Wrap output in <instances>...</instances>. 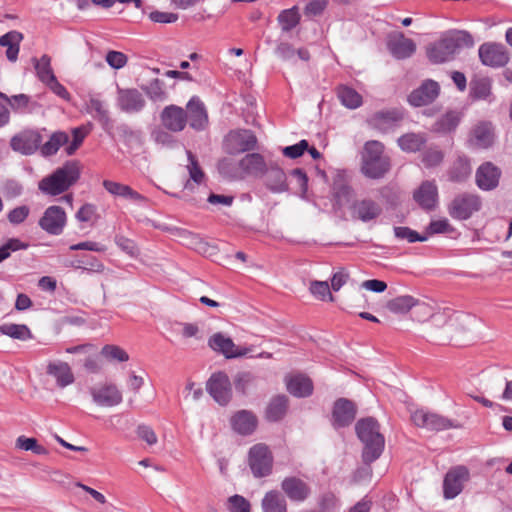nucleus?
Masks as SVG:
<instances>
[{"mask_svg": "<svg viewBox=\"0 0 512 512\" xmlns=\"http://www.w3.org/2000/svg\"><path fill=\"white\" fill-rule=\"evenodd\" d=\"M81 175L80 164L77 161H67L51 174L42 178L38 189L48 196H58L68 191L79 180Z\"/></svg>", "mask_w": 512, "mask_h": 512, "instance_id": "nucleus-1", "label": "nucleus"}, {"mask_svg": "<svg viewBox=\"0 0 512 512\" xmlns=\"http://www.w3.org/2000/svg\"><path fill=\"white\" fill-rule=\"evenodd\" d=\"M473 44V38L468 32L451 30L427 49V56L433 63H444L451 60L459 49Z\"/></svg>", "mask_w": 512, "mask_h": 512, "instance_id": "nucleus-2", "label": "nucleus"}, {"mask_svg": "<svg viewBox=\"0 0 512 512\" xmlns=\"http://www.w3.org/2000/svg\"><path fill=\"white\" fill-rule=\"evenodd\" d=\"M355 429L358 438L364 444L363 461L371 463L378 459L385 445L384 437L379 431L378 422L372 417L360 419L356 423Z\"/></svg>", "mask_w": 512, "mask_h": 512, "instance_id": "nucleus-3", "label": "nucleus"}, {"mask_svg": "<svg viewBox=\"0 0 512 512\" xmlns=\"http://www.w3.org/2000/svg\"><path fill=\"white\" fill-rule=\"evenodd\" d=\"M390 168L389 158L384 155V146L378 141H368L362 156V172L373 179L381 178Z\"/></svg>", "mask_w": 512, "mask_h": 512, "instance_id": "nucleus-4", "label": "nucleus"}, {"mask_svg": "<svg viewBox=\"0 0 512 512\" xmlns=\"http://www.w3.org/2000/svg\"><path fill=\"white\" fill-rule=\"evenodd\" d=\"M411 420L415 426L435 432L460 428L455 421L426 409L415 410L411 414Z\"/></svg>", "mask_w": 512, "mask_h": 512, "instance_id": "nucleus-5", "label": "nucleus"}, {"mask_svg": "<svg viewBox=\"0 0 512 512\" xmlns=\"http://www.w3.org/2000/svg\"><path fill=\"white\" fill-rule=\"evenodd\" d=\"M482 201L479 195L474 193H461L450 203L448 212L457 220H467L475 212L481 209Z\"/></svg>", "mask_w": 512, "mask_h": 512, "instance_id": "nucleus-6", "label": "nucleus"}, {"mask_svg": "<svg viewBox=\"0 0 512 512\" xmlns=\"http://www.w3.org/2000/svg\"><path fill=\"white\" fill-rule=\"evenodd\" d=\"M248 463L255 477L268 476L273 466V456L269 447L263 443L252 446L249 450Z\"/></svg>", "mask_w": 512, "mask_h": 512, "instance_id": "nucleus-7", "label": "nucleus"}, {"mask_svg": "<svg viewBox=\"0 0 512 512\" xmlns=\"http://www.w3.org/2000/svg\"><path fill=\"white\" fill-rule=\"evenodd\" d=\"M256 143L257 139L254 133L245 129L230 131L224 140L225 149L230 154L253 150Z\"/></svg>", "mask_w": 512, "mask_h": 512, "instance_id": "nucleus-8", "label": "nucleus"}, {"mask_svg": "<svg viewBox=\"0 0 512 512\" xmlns=\"http://www.w3.org/2000/svg\"><path fill=\"white\" fill-rule=\"evenodd\" d=\"M67 223L65 210L57 205L49 206L39 219V226L50 235H60Z\"/></svg>", "mask_w": 512, "mask_h": 512, "instance_id": "nucleus-9", "label": "nucleus"}, {"mask_svg": "<svg viewBox=\"0 0 512 512\" xmlns=\"http://www.w3.org/2000/svg\"><path fill=\"white\" fill-rule=\"evenodd\" d=\"M206 390L220 405H226L232 397L231 383L224 372L212 374L207 381Z\"/></svg>", "mask_w": 512, "mask_h": 512, "instance_id": "nucleus-10", "label": "nucleus"}, {"mask_svg": "<svg viewBox=\"0 0 512 512\" xmlns=\"http://www.w3.org/2000/svg\"><path fill=\"white\" fill-rule=\"evenodd\" d=\"M469 479V470L465 466L451 468L445 475L443 481V494L446 499H454L458 496L465 482Z\"/></svg>", "mask_w": 512, "mask_h": 512, "instance_id": "nucleus-11", "label": "nucleus"}, {"mask_svg": "<svg viewBox=\"0 0 512 512\" xmlns=\"http://www.w3.org/2000/svg\"><path fill=\"white\" fill-rule=\"evenodd\" d=\"M349 209L351 218L363 223L376 220L382 213L381 205L371 198L355 200Z\"/></svg>", "mask_w": 512, "mask_h": 512, "instance_id": "nucleus-12", "label": "nucleus"}, {"mask_svg": "<svg viewBox=\"0 0 512 512\" xmlns=\"http://www.w3.org/2000/svg\"><path fill=\"white\" fill-rule=\"evenodd\" d=\"M90 395L95 404L101 407H114L122 400V393L113 383H103L89 389Z\"/></svg>", "mask_w": 512, "mask_h": 512, "instance_id": "nucleus-13", "label": "nucleus"}, {"mask_svg": "<svg viewBox=\"0 0 512 512\" xmlns=\"http://www.w3.org/2000/svg\"><path fill=\"white\" fill-rule=\"evenodd\" d=\"M482 64L490 67H503L509 60L506 48L497 43H484L479 47Z\"/></svg>", "mask_w": 512, "mask_h": 512, "instance_id": "nucleus-14", "label": "nucleus"}, {"mask_svg": "<svg viewBox=\"0 0 512 512\" xmlns=\"http://www.w3.org/2000/svg\"><path fill=\"white\" fill-rule=\"evenodd\" d=\"M501 170L492 162L481 164L475 173V182L479 189L491 191L498 187Z\"/></svg>", "mask_w": 512, "mask_h": 512, "instance_id": "nucleus-15", "label": "nucleus"}, {"mask_svg": "<svg viewBox=\"0 0 512 512\" xmlns=\"http://www.w3.org/2000/svg\"><path fill=\"white\" fill-rule=\"evenodd\" d=\"M41 135L35 130H24L12 137L11 148L24 155L33 154L40 146Z\"/></svg>", "mask_w": 512, "mask_h": 512, "instance_id": "nucleus-16", "label": "nucleus"}, {"mask_svg": "<svg viewBox=\"0 0 512 512\" xmlns=\"http://www.w3.org/2000/svg\"><path fill=\"white\" fill-rule=\"evenodd\" d=\"M146 101L140 91L135 88L119 89L117 105L125 113H138L145 107Z\"/></svg>", "mask_w": 512, "mask_h": 512, "instance_id": "nucleus-17", "label": "nucleus"}, {"mask_svg": "<svg viewBox=\"0 0 512 512\" xmlns=\"http://www.w3.org/2000/svg\"><path fill=\"white\" fill-rule=\"evenodd\" d=\"M208 345L212 350L223 354L229 359L244 356L249 351L247 348L236 346L230 337H226L222 333L213 334L209 338Z\"/></svg>", "mask_w": 512, "mask_h": 512, "instance_id": "nucleus-18", "label": "nucleus"}, {"mask_svg": "<svg viewBox=\"0 0 512 512\" xmlns=\"http://www.w3.org/2000/svg\"><path fill=\"white\" fill-rule=\"evenodd\" d=\"M187 121L195 130H204L208 124V114L204 103L196 96L192 97L186 106Z\"/></svg>", "mask_w": 512, "mask_h": 512, "instance_id": "nucleus-19", "label": "nucleus"}, {"mask_svg": "<svg viewBox=\"0 0 512 512\" xmlns=\"http://www.w3.org/2000/svg\"><path fill=\"white\" fill-rule=\"evenodd\" d=\"M161 121L165 128L172 132L182 131L187 124L186 111L176 105L165 107L161 113Z\"/></svg>", "mask_w": 512, "mask_h": 512, "instance_id": "nucleus-20", "label": "nucleus"}, {"mask_svg": "<svg viewBox=\"0 0 512 512\" xmlns=\"http://www.w3.org/2000/svg\"><path fill=\"white\" fill-rule=\"evenodd\" d=\"M440 91V87L437 82L433 80H427L423 84L411 92L408 97V101L411 105L420 107L433 102Z\"/></svg>", "mask_w": 512, "mask_h": 512, "instance_id": "nucleus-21", "label": "nucleus"}, {"mask_svg": "<svg viewBox=\"0 0 512 512\" xmlns=\"http://www.w3.org/2000/svg\"><path fill=\"white\" fill-rule=\"evenodd\" d=\"M356 416V407L354 403L348 399H338L333 407V426L345 427L350 425Z\"/></svg>", "mask_w": 512, "mask_h": 512, "instance_id": "nucleus-22", "label": "nucleus"}, {"mask_svg": "<svg viewBox=\"0 0 512 512\" xmlns=\"http://www.w3.org/2000/svg\"><path fill=\"white\" fill-rule=\"evenodd\" d=\"M281 488L287 497L295 502L305 501L311 489L306 482L297 477H287L281 483Z\"/></svg>", "mask_w": 512, "mask_h": 512, "instance_id": "nucleus-23", "label": "nucleus"}, {"mask_svg": "<svg viewBox=\"0 0 512 512\" xmlns=\"http://www.w3.org/2000/svg\"><path fill=\"white\" fill-rule=\"evenodd\" d=\"M415 201L424 209L432 210L438 203V189L434 181H425L414 192Z\"/></svg>", "mask_w": 512, "mask_h": 512, "instance_id": "nucleus-24", "label": "nucleus"}, {"mask_svg": "<svg viewBox=\"0 0 512 512\" xmlns=\"http://www.w3.org/2000/svg\"><path fill=\"white\" fill-rule=\"evenodd\" d=\"M257 424V417L251 411L247 410H240L231 418V426L233 430L244 436L252 434L255 431Z\"/></svg>", "mask_w": 512, "mask_h": 512, "instance_id": "nucleus-25", "label": "nucleus"}, {"mask_svg": "<svg viewBox=\"0 0 512 512\" xmlns=\"http://www.w3.org/2000/svg\"><path fill=\"white\" fill-rule=\"evenodd\" d=\"M47 374L55 378L60 388L67 387L75 381L74 374L66 362H50L47 366Z\"/></svg>", "mask_w": 512, "mask_h": 512, "instance_id": "nucleus-26", "label": "nucleus"}, {"mask_svg": "<svg viewBox=\"0 0 512 512\" xmlns=\"http://www.w3.org/2000/svg\"><path fill=\"white\" fill-rule=\"evenodd\" d=\"M388 48L395 58L405 59L414 54L416 44L413 40L406 38L402 33H400L389 40Z\"/></svg>", "mask_w": 512, "mask_h": 512, "instance_id": "nucleus-27", "label": "nucleus"}, {"mask_svg": "<svg viewBox=\"0 0 512 512\" xmlns=\"http://www.w3.org/2000/svg\"><path fill=\"white\" fill-rule=\"evenodd\" d=\"M495 139L494 129L490 122H481L476 125L470 138L471 145L477 148L490 147Z\"/></svg>", "mask_w": 512, "mask_h": 512, "instance_id": "nucleus-28", "label": "nucleus"}, {"mask_svg": "<svg viewBox=\"0 0 512 512\" xmlns=\"http://www.w3.org/2000/svg\"><path fill=\"white\" fill-rule=\"evenodd\" d=\"M403 114L396 109L379 111L369 118V123L380 131H387L402 120Z\"/></svg>", "mask_w": 512, "mask_h": 512, "instance_id": "nucleus-29", "label": "nucleus"}, {"mask_svg": "<svg viewBox=\"0 0 512 512\" xmlns=\"http://www.w3.org/2000/svg\"><path fill=\"white\" fill-rule=\"evenodd\" d=\"M23 40V34L18 31H9L0 37V46L6 47V57L9 61L15 62L18 58L20 43Z\"/></svg>", "mask_w": 512, "mask_h": 512, "instance_id": "nucleus-30", "label": "nucleus"}, {"mask_svg": "<svg viewBox=\"0 0 512 512\" xmlns=\"http://www.w3.org/2000/svg\"><path fill=\"white\" fill-rule=\"evenodd\" d=\"M332 193L335 200V204L340 208L346 205L353 196L352 188L347 184L344 179V175L338 173L334 179L332 186Z\"/></svg>", "mask_w": 512, "mask_h": 512, "instance_id": "nucleus-31", "label": "nucleus"}, {"mask_svg": "<svg viewBox=\"0 0 512 512\" xmlns=\"http://www.w3.org/2000/svg\"><path fill=\"white\" fill-rule=\"evenodd\" d=\"M103 186L110 194L114 196L131 199L135 202H141L145 200L144 196H142L137 191L133 190L128 185L111 180H104Z\"/></svg>", "mask_w": 512, "mask_h": 512, "instance_id": "nucleus-32", "label": "nucleus"}, {"mask_svg": "<svg viewBox=\"0 0 512 512\" xmlns=\"http://www.w3.org/2000/svg\"><path fill=\"white\" fill-rule=\"evenodd\" d=\"M287 390L296 397H307L312 394V381L303 375H296L287 380Z\"/></svg>", "mask_w": 512, "mask_h": 512, "instance_id": "nucleus-33", "label": "nucleus"}, {"mask_svg": "<svg viewBox=\"0 0 512 512\" xmlns=\"http://www.w3.org/2000/svg\"><path fill=\"white\" fill-rule=\"evenodd\" d=\"M266 186L274 193H281L288 189L286 174L278 167H272L266 174Z\"/></svg>", "mask_w": 512, "mask_h": 512, "instance_id": "nucleus-34", "label": "nucleus"}, {"mask_svg": "<svg viewBox=\"0 0 512 512\" xmlns=\"http://www.w3.org/2000/svg\"><path fill=\"white\" fill-rule=\"evenodd\" d=\"M263 512H287V503L280 492L272 490L262 499Z\"/></svg>", "mask_w": 512, "mask_h": 512, "instance_id": "nucleus-35", "label": "nucleus"}, {"mask_svg": "<svg viewBox=\"0 0 512 512\" xmlns=\"http://www.w3.org/2000/svg\"><path fill=\"white\" fill-rule=\"evenodd\" d=\"M471 172L472 168L469 159L466 157H458L448 172L449 180L453 182H463L471 175Z\"/></svg>", "mask_w": 512, "mask_h": 512, "instance_id": "nucleus-36", "label": "nucleus"}, {"mask_svg": "<svg viewBox=\"0 0 512 512\" xmlns=\"http://www.w3.org/2000/svg\"><path fill=\"white\" fill-rule=\"evenodd\" d=\"M32 62L38 79L45 85L55 79V74L51 67V58L44 54L41 58H33Z\"/></svg>", "mask_w": 512, "mask_h": 512, "instance_id": "nucleus-37", "label": "nucleus"}, {"mask_svg": "<svg viewBox=\"0 0 512 512\" xmlns=\"http://www.w3.org/2000/svg\"><path fill=\"white\" fill-rule=\"evenodd\" d=\"M0 333L12 339L26 341L33 338L32 332L25 324L4 323L0 325Z\"/></svg>", "mask_w": 512, "mask_h": 512, "instance_id": "nucleus-38", "label": "nucleus"}, {"mask_svg": "<svg viewBox=\"0 0 512 512\" xmlns=\"http://www.w3.org/2000/svg\"><path fill=\"white\" fill-rule=\"evenodd\" d=\"M240 168L248 174H259L265 170L264 158L259 153L247 154L239 162Z\"/></svg>", "mask_w": 512, "mask_h": 512, "instance_id": "nucleus-39", "label": "nucleus"}, {"mask_svg": "<svg viewBox=\"0 0 512 512\" xmlns=\"http://www.w3.org/2000/svg\"><path fill=\"white\" fill-rule=\"evenodd\" d=\"M287 403L288 399L284 395L272 398L266 409L267 419L274 422L282 419L287 411Z\"/></svg>", "mask_w": 512, "mask_h": 512, "instance_id": "nucleus-40", "label": "nucleus"}, {"mask_svg": "<svg viewBox=\"0 0 512 512\" xmlns=\"http://www.w3.org/2000/svg\"><path fill=\"white\" fill-rule=\"evenodd\" d=\"M68 140L69 136L65 132H55L51 135L50 139L41 146V153L44 156L54 155Z\"/></svg>", "mask_w": 512, "mask_h": 512, "instance_id": "nucleus-41", "label": "nucleus"}, {"mask_svg": "<svg viewBox=\"0 0 512 512\" xmlns=\"http://www.w3.org/2000/svg\"><path fill=\"white\" fill-rule=\"evenodd\" d=\"M337 96L341 103L350 109L358 108L362 104L361 95L347 86H340L337 90Z\"/></svg>", "mask_w": 512, "mask_h": 512, "instance_id": "nucleus-42", "label": "nucleus"}, {"mask_svg": "<svg viewBox=\"0 0 512 512\" xmlns=\"http://www.w3.org/2000/svg\"><path fill=\"white\" fill-rule=\"evenodd\" d=\"M425 138L420 134L408 133L398 139V145L403 151L416 152L425 144Z\"/></svg>", "mask_w": 512, "mask_h": 512, "instance_id": "nucleus-43", "label": "nucleus"}, {"mask_svg": "<svg viewBox=\"0 0 512 512\" xmlns=\"http://www.w3.org/2000/svg\"><path fill=\"white\" fill-rule=\"evenodd\" d=\"M470 95L476 100H487L491 97V81L488 78H480L471 83Z\"/></svg>", "mask_w": 512, "mask_h": 512, "instance_id": "nucleus-44", "label": "nucleus"}, {"mask_svg": "<svg viewBox=\"0 0 512 512\" xmlns=\"http://www.w3.org/2000/svg\"><path fill=\"white\" fill-rule=\"evenodd\" d=\"M417 305V299L410 295H402L392 299L388 303V309L394 313H407Z\"/></svg>", "mask_w": 512, "mask_h": 512, "instance_id": "nucleus-45", "label": "nucleus"}, {"mask_svg": "<svg viewBox=\"0 0 512 512\" xmlns=\"http://www.w3.org/2000/svg\"><path fill=\"white\" fill-rule=\"evenodd\" d=\"M101 355L109 362H127L129 354L120 346L107 344L102 347Z\"/></svg>", "mask_w": 512, "mask_h": 512, "instance_id": "nucleus-46", "label": "nucleus"}, {"mask_svg": "<svg viewBox=\"0 0 512 512\" xmlns=\"http://www.w3.org/2000/svg\"><path fill=\"white\" fill-rule=\"evenodd\" d=\"M460 118L456 112H448L443 115L434 125L437 132H450L459 124Z\"/></svg>", "mask_w": 512, "mask_h": 512, "instance_id": "nucleus-47", "label": "nucleus"}, {"mask_svg": "<svg viewBox=\"0 0 512 512\" xmlns=\"http://www.w3.org/2000/svg\"><path fill=\"white\" fill-rule=\"evenodd\" d=\"M300 17L296 8L283 10L278 16V22L283 31H290L299 23Z\"/></svg>", "mask_w": 512, "mask_h": 512, "instance_id": "nucleus-48", "label": "nucleus"}, {"mask_svg": "<svg viewBox=\"0 0 512 512\" xmlns=\"http://www.w3.org/2000/svg\"><path fill=\"white\" fill-rule=\"evenodd\" d=\"M86 111L99 121H108V112L104 103L98 98H90L86 103Z\"/></svg>", "mask_w": 512, "mask_h": 512, "instance_id": "nucleus-49", "label": "nucleus"}, {"mask_svg": "<svg viewBox=\"0 0 512 512\" xmlns=\"http://www.w3.org/2000/svg\"><path fill=\"white\" fill-rule=\"evenodd\" d=\"M394 235L396 238L400 240H406L409 243L414 242H424L428 239L427 236H422L415 230H412L409 227L406 226H396L394 227Z\"/></svg>", "mask_w": 512, "mask_h": 512, "instance_id": "nucleus-50", "label": "nucleus"}, {"mask_svg": "<svg viewBox=\"0 0 512 512\" xmlns=\"http://www.w3.org/2000/svg\"><path fill=\"white\" fill-rule=\"evenodd\" d=\"M309 290L313 296L322 301H333L330 286L327 281H312Z\"/></svg>", "mask_w": 512, "mask_h": 512, "instance_id": "nucleus-51", "label": "nucleus"}, {"mask_svg": "<svg viewBox=\"0 0 512 512\" xmlns=\"http://www.w3.org/2000/svg\"><path fill=\"white\" fill-rule=\"evenodd\" d=\"M188 157V165L187 170L189 172L190 179L194 181L196 184H200L204 180V172L202 171L196 157L192 154L191 151H187Z\"/></svg>", "mask_w": 512, "mask_h": 512, "instance_id": "nucleus-52", "label": "nucleus"}, {"mask_svg": "<svg viewBox=\"0 0 512 512\" xmlns=\"http://www.w3.org/2000/svg\"><path fill=\"white\" fill-rule=\"evenodd\" d=\"M114 241H115V244L129 256H131L133 258H136L139 256V249L133 240H131L123 235H116Z\"/></svg>", "mask_w": 512, "mask_h": 512, "instance_id": "nucleus-53", "label": "nucleus"}, {"mask_svg": "<svg viewBox=\"0 0 512 512\" xmlns=\"http://www.w3.org/2000/svg\"><path fill=\"white\" fill-rule=\"evenodd\" d=\"M146 94L153 101H163L166 97L163 83L159 79L152 80L146 87Z\"/></svg>", "mask_w": 512, "mask_h": 512, "instance_id": "nucleus-54", "label": "nucleus"}, {"mask_svg": "<svg viewBox=\"0 0 512 512\" xmlns=\"http://www.w3.org/2000/svg\"><path fill=\"white\" fill-rule=\"evenodd\" d=\"M27 245L22 243L19 239L12 238L0 247V263L7 259L11 252L26 249Z\"/></svg>", "mask_w": 512, "mask_h": 512, "instance_id": "nucleus-55", "label": "nucleus"}, {"mask_svg": "<svg viewBox=\"0 0 512 512\" xmlns=\"http://www.w3.org/2000/svg\"><path fill=\"white\" fill-rule=\"evenodd\" d=\"M68 266L81 269L86 272H95L102 273L105 269V266L102 262H100L96 257H89L86 266H82L80 262H71Z\"/></svg>", "mask_w": 512, "mask_h": 512, "instance_id": "nucleus-56", "label": "nucleus"}, {"mask_svg": "<svg viewBox=\"0 0 512 512\" xmlns=\"http://www.w3.org/2000/svg\"><path fill=\"white\" fill-rule=\"evenodd\" d=\"M443 157V153L440 150L430 148L422 154V162L426 167L431 168L439 165L443 161Z\"/></svg>", "mask_w": 512, "mask_h": 512, "instance_id": "nucleus-57", "label": "nucleus"}, {"mask_svg": "<svg viewBox=\"0 0 512 512\" xmlns=\"http://www.w3.org/2000/svg\"><path fill=\"white\" fill-rule=\"evenodd\" d=\"M106 62L113 69L123 68L128 61L127 56L120 51L111 50L106 54Z\"/></svg>", "mask_w": 512, "mask_h": 512, "instance_id": "nucleus-58", "label": "nucleus"}, {"mask_svg": "<svg viewBox=\"0 0 512 512\" xmlns=\"http://www.w3.org/2000/svg\"><path fill=\"white\" fill-rule=\"evenodd\" d=\"M306 149H308V141L303 139L294 145L283 148L282 152L284 156L296 159L302 156Z\"/></svg>", "mask_w": 512, "mask_h": 512, "instance_id": "nucleus-59", "label": "nucleus"}, {"mask_svg": "<svg viewBox=\"0 0 512 512\" xmlns=\"http://www.w3.org/2000/svg\"><path fill=\"white\" fill-rule=\"evenodd\" d=\"M96 206L91 203L82 205L75 214V218L79 222H90L96 217Z\"/></svg>", "mask_w": 512, "mask_h": 512, "instance_id": "nucleus-60", "label": "nucleus"}, {"mask_svg": "<svg viewBox=\"0 0 512 512\" xmlns=\"http://www.w3.org/2000/svg\"><path fill=\"white\" fill-rule=\"evenodd\" d=\"M338 499L333 493H325L320 497L319 507L320 511H335L338 510Z\"/></svg>", "mask_w": 512, "mask_h": 512, "instance_id": "nucleus-61", "label": "nucleus"}, {"mask_svg": "<svg viewBox=\"0 0 512 512\" xmlns=\"http://www.w3.org/2000/svg\"><path fill=\"white\" fill-rule=\"evenodd\" d=\"M29 212H30V209L27 206L23 205V206H19V207L14 208L13 210H11L8 213L7 217H8V220L10 223L17 225V224H20L25 221V219L29 215Z\"/></svg>", "mask_w": 512, "mask_h": 512, "instance_id": "nucleus-62", "label": "nucleus"}, {"mask_svg": "<svg viewBox=\"0 0 512 512\" xmlns=\"http://www.w3.org/2000/svg\"><path fill=\"white\" fill-rule=\"evenodd\" d=\"M451 230L452 229L449 224V221L445 218L433 220L430 222V224L427 227V233L429 235L439 234V233H447V232H450Z\"/></svg>", "mask_w": 512, "mask_h": 512, "instance_id": "nucleus-63", "label": "nucleus"}, {"mask_svg": "<svg viewBox=\"0 0 512 512\" xmlns=\"http://www.w3.org/2000/svg\"><path fill=\"white\" fill-rule=\"evenodd\" d=\"M230 512H250L249 502L242 496L234 495L229 498Z\"/></svg>", "mask_w": 512, "mask_h": 512, "instance_id": "nucleus-64", "label": "nucleus"}]
</instances>
